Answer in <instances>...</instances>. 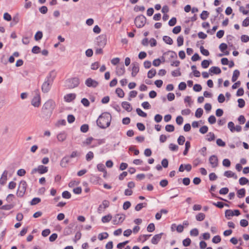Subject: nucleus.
Returning a JSON list of instances; mask_svg holds the SVG:
<instances>
[{
	"instance_id": "a18cd8bd",
	"label": "nucleus",
	"mask_w": 249,
	"mask_h": 249,
	"mask_svg": "<svg viewBox=\"0 0 249 249\" xmlns=\"http://www.w3.org/2000/svg\"><path fill=\"white\" fill-rule=\"evenodd\" d=\"M248 181L249 180L245 177H241V178H240L239 180V184L241 185H244L246 184L248 182Z\"/></svg>"
},
{
	"instance_id": "c756f323",
	"label": "nucleus",
	"mask_w": 249,
	"mask_h": 249,
	"mask_svg": "<svg viewBox=\"0 0 249 249\" xmlns=\"http://www.w3.org/2000/svg\"><path fill=\"white\" fill-rule=\"evenodd\" d=\"M246 193V190L245 189L242 188L238 190L237 192V196L239 198H242L245 196Z\"/></svg>"
},
{
	"instance_id": "423d86ee",
	"label": "nucleus",
	"mask_w": 249,
	"mask_h": 249,
	"mask_svg": "<svg viewBox=\"0 0 249 249\" xmlns=\"http://www.w3.org/2000/svg\"><path fill=\"white\" fill-rule=\"evenodd\" d=\"M146 18L143 15H140L135 19V24L138 28H142L145 25Z\"/></svg>"
},
{
	"instance_id": "8fccbe9b",
	"label": "nucleus",
	"mask_w": 249,
	"mask_h": 249,
	"mask_svg": "<svg viewBox=\"0 0 249 249\" xmlns=\"http://www.w3.org/2000/svg\"><path fill=\"white\" fill-rule=\"evenodd\" d=\"M97 168L98 170V171L100 172H105L106 173V169H105V166L102 163H99L97 165Z\"/></svg>"
},
{
	"instance_id": "4c0bfd02",
	"label": "nucleus",
	"mask_w": 249,
	"mask_h": 249,
	"mask_svg": "<svg viewBox=\"0 0 249 249\" xmlns=\"http://www.w3.org/2000/svg\"><path fill=\"white\" fill-rule=\"evenodd\" d=\"M203 113V110L201 108H198L195 112V116L197 118H200Z\"/></svg>"
},
{
	"instance_id": "603ef678",
	"label": "nucleus",
	"mask_w": 249,
	"mask_h": 249,
	"mask_svg": "<svg viewBox=\"0 0 249 249\" xmlns=\"http://www.w3.org/2000/svg\"><path fill=\"white\" fill-rule=\"evenodd\" d=\"M185 141V138L183 136H180L178 139V143L179 145H183Z\"/></svg>"
},
{
	"instance_id": "9d476101",
	"label": "nucleus",
	"mask_w": 249,
	"mask_h": 249,
	"mask_svg": "<svg viewBox=\"0 0 249 249\" xmlns=\"http://www.w3.org/2000/svg\"><path fill=\"white\" fill-rule=\"evenodd\" d=\"M85 84L88 87L96 88L98 85V82L91 78H88L85 81Z\"/></svg>"
},
{
	"instance_id": "2eb2a0df",
	"label": "nucleus",
	"mask_w": 249,
	"mask_h": 249,
	"mask_svg": "<svg viewBox=\"0 0 249 249\" xmlns=\"http://www.w3.org/2000/svg\"><path fill=\"white\" fill-rule=\"evenodd\" d=\"M163 233L161 232L159 234L155 235L151 239V243L153 244L157 245L161 238L162 235Z\"/></svg>"
},
{
	"instance_id": "dca6fc26",
	"label": "nucleus",
	"mask_w": 249,
	"mask_h": 249,
	"mask_svg": "<svg viewBox=\"0 0 249 249\" xmlns=\"http://www.w3.org/2000/svg\"><path fill=\"white\" fill-rule=\"evenodd\" d=\"M125 71V68L124 66H117L116 68V73L119 76L123 75Z\"/></svg>"
},
{
	"instance_id": "c85d7f7f",
	"label": "nucleus",
	"mask_w": 249,
	"mask_h": 249,
	"mask_svg": "<svg viewBox=\"0 0 249 249\" xmlns=\"http://www.w3.org/2000/svg\"><path fill=\"white\" fill-rule=\"evenodd\" d=\"M205 218V214L202 213H200L196 216V220L198 221H203Z\"/></svg>"
},
{
	"instance_id": "20e7f679",
	"label": "nucleus",
	"mask_w": 249,
	"mask_h": 249,
	"mask_svg": "<svg viewBox=\"0 0 249 249\" xmlns=\"http://www.w3.org/2000/svg\"><path fill=\"white\" fill-rule=\"evenodd\" d=\"M27 187V184L26 181L21 180L18 185L17 195L18 197H22L25 194Z\"/></svg>"
},
{
	"instance_id": "e433bc0d",
	"label": "nucleus",
	"mask_w": 249,
	"mask_h": 249,
	"mask_svg": "<svg viewBox=\"0 0 249 249\" xmlns=\"http://www.w3.org/2000/svg\"><path fill=\"white\" fill-rule=\"evenodd\" d=\"M14 207L13 204H7L2 206L0 209L3 210H10Z\"/></svg>"
},
{
	"instance_id": "680f3d73",
	"label": "nucleus",
	"mask_w": 249,
	"mask_h": 249,
	"mask_svg": "<svg viewBox=\"0 0 249 249\" xmlns=\"http://www.w3.org/2000/svg\"><path fill=\"white\" fill-rule=\"evenodd\" d=\"M169 148L172 151H177L178 149V146L174 143L170 144Z\"/></svg>"
},
{
	"instance_id": "ddd939ff",
	"label": "nucleus",
	"mask_w": 249,
	"mask_h": 249,
	"mask_svg": "<svg viewBox=\"0 0 249 249\" xmlns=\"http://www.w3.org/2000/svg\"><path fill=\"white\" fill-rule=\"evenodd\" d=\"M97 44L102 47H104L107 43V39L104 36H100L97 38Z\"/></svg>"
},
{
	"instance_id": "ea45409f",
	"label": "nucleus",
	"mask_w": 249,
	"mask_h": 249,
	"mask_svg": "<svg viewBox=\"0 0 249 249\" xmlns=\"http://www.w3.org/2000/svg\"><path fill=\"white\" fill-rule=\"evenodd\" d=\"M209 13L207 11H203L202 13L200 14V18L202 20H205L206 19L208 16H209Z\"/></svg>"
},
{
	"instance_id": "3c124183",
	"label": "nucleus",
	"mask_w": 249,
	"mask_h": 249,
	"mask_svg": "<svg viewBox=\"0 0 249 249\" xmlns=\"http://www.w3.org/2000/svg\"><path fill=\"white\" fill-rule=\"evenodd\" d=\"M228 127L231 132H233L235 131L234 124L232 122H229L228 124Z\"/></svg>"
},
{
	"instance_id": "9b49d317",
	"label": "nucleus",
	"mask_w": 249,
	"mask_h": 249,
	"mask_svg": "<svg viewBox=\"0 0 249 249\" xmlns=\"http://www.w3.org/2000/svg\"><path fill=\"white\" fill-rule=\"evenodd\" d=\"M209 162L211 165L212 167L215 168L218 165V160L217 157L214 155L211 156L209 158Z\"/></svg>"
},
{
	"instance_id": "c03bdc74",
	"label": "nucleus",
	"mask_w": 249,
	"mask_h": 249,
	"mask_svg": "<svg viewBox=\"0 0 249 249\" xmlns=\"http://www.w3.org/2000/svg\"><path fill=\"white\" fill-rule=\"evenodd\" d=\"M165 129L166 131L171 132L174 131L175 127L172 124H167L165 126Z\"/></svg>"
},
{
	"instance_id": "6ab92c4d",
	"label": "nucleus",
	"mask_w": 249,
	"mask_h": 249,
	"mask_svg": "<svg viewBox=\"0 0 249 249\" xmlns=\"http://www.w3.org/2000/svg\"><path fill=\"white\" fill-rule=\"evenodd\" d=\"M122 106L123 108L128 112H130L132 110V107H131L130 104L127 102H123L122 103Z\"/></svg>"
},
{
	"instance_id": "4468645a",
	"label": "nucleus",
	"mask_w": 249,
	"mask_h": 249,
	"mask_svg": "<svg viewBox=\"0 0 249 249\" xmlns=\"http://www.w3.org/2000/svg\"><path fill=\"white\" fill-rule=\"evenodd\" d=\"M131 75L135 77L139 71V65L138 63L135 62L132 64Z\"/></svg>"
},
{
	"instance_id": "c9c22d12",
	"label": "nucleus",
	"mask_w": 249,
	"mask_h": 249,
	"mask_svg": "<svg viewBox=\"0 0 249 249\" xmlns=\"http://www.w3.org/2000/svg\"><path fill=\"white\" fill-rule=\"evenodd\" d=\"M94 141H95V142L93 144H92L91 146V148H93L94 147H96L98 145H99L103 143H104L105 141L104 140H102V139H99V140H94Z\"/></svg>"
},
{
	"instance_id": "09e8293b",
	"label": "nucleus",
	"mask_w": 249,
	"mask_h": 249,
	"mask_svg": "<svg viewBox=\"0 0 249 249\" xmlns=\"http://www.w3.org/2000/svg\"><path fill=\"white\" fill-rule=\"evenodd\" d=\"M177 43L178 46H181L183 44L184 39L183 36H180L177 38Z\"/></svg>"
},
{
	"instance_id": "bb28decb",
	"label": "nucleus",
	"mask_w": 249,
	"mask_h": 249,
	"mask_svg": "<svg viewBox=\"0 0 249 249\" xmlns=\"http://www.w3.org/2000/svg\"><path fill=\"white\" fill-rule=\"evenodd\" d=\"M233 213V211L231 210H227L225 213L226 217L228 219H230L231 217L234 215Z\"/></svg>"
},
{
	"instance_id": "774afa93",
	"label": "nucleus",
	"mask_w": 249,
	"mask_h": 249,
	"mask_svg": "<svg viewBox=\"0 0 249 249\" xmlns=\"http://www.w3.org/2000/svg\"><path fill=\"white\" fill-rule=\"evenodd\" d=\"M193 89L196 92H199L201 90L202 87L200 85L196 84L194 86Z\"/></svg>"
},
{
	"instance_id": "6e6d98bb",
	"label": "nucleus",
	"mask_w": 249,
	"mask_h": 249,
	"mask_svg": "<svg viewBox=\"0 0 249 249\" xmlns=\"http://www.w3.org/2000/svg\"><path fill=\"white\" fill-rule=\"evenodd\" d=\"M191 243V240L189 238H187L185 239L182 241L183 245L185 247H188V246H190Z\"/></svg>"
},
{
	"instance_id": "393cba45",
	"label": "nucleus",
	"mask_w": 249,
	"mask_h": 249,
	"mask_svg": "<svg viewBox=\"0 0 249 249\" xmlns=\"http://www.w3.org/2000/svg\"><path fill=\"white\" fill-rule=\"evenodd\" d=\"M240 71L238 70H235L233 72V75L231 78L232 82H234L236 81L239 76Z\"/></svg>"
},
{
	"instance_id": "f8f14e48",
	"label": "nucleus",
	"mask_w": 249,
	"mask_h": 249,
	"mask_svg": "<svg viewBox=\"0 0 249 249\" xmlns=\"http://www.w3.org/2000/svg\"><path fill=\"white\" fill-rule=\"evenodd\" d=\"M109 205V202L108 200H104L103 201L101 204H100L98 208V213H101L104 209L108 207Z\"/></svg>"
},
{
	"instance_id": "aec40b11",
	"label": "nucleus",
	"mask_w": 249,
	"mask_h": 249,
	"mask_svg": "<svg viewBox=\"0 0 249 249\" xmlns=\"http://www.w3.org/2000/svg\"><path fill=\"white\" fill-rule=\"evenodd\" d=\"M224 176L227 178H233L234 179L237 178V175L231 171H226L224 173Z\"/></svg>"
},
{
	"instance_id": "79ce46f5",
	"label": "nucleus",
	"mask_w": 249,
	"mask_h": 249,
	"mask_svg": "<svg viewBox=\"0 0 249 249\" xmlns=\"http://www.w3.org/2000/svg\"><path fill=\"white\" fill-rule=\"evenodd\" d=\"M94 157L93 153L91 151H89L86 156V159L87 161H90Z\"/></svg>"
},
{
	"instance_id": "6e6552de",
	"label": "nucleus",
	"mask_w": 249,
	"mask_h": 249,
	"mask_svg": "<svg viewBox=\"0 0 249 249\" xmlns=\"http://www.w3.org/2000/svg\"><path fill=\"white\" fill-rule=\"evenodd\" d=\"M125 218V215L123 213L116 214L113 217L112 223L114 225H118L123 222Z\"/></svg>"
},
{
	"instance_id": "f3484780",
	"label": "nucleus",
	"mask_w": 249,
	"mask_h": 249,
	"mask_svg": "<svg viewBox=\"0 0 249 249\" xmlns=\"http://www.w3.org/2000/svg\"><path fill=\"white\" fill-rule=\"evenodd\" d=\"M76 94L75 93H69L65 95L64 98L66 102H70L75 99Z\"/></svg>"
},
{
	"instance_id": "37998d69",
	"label": "nucleus",
	"mask_w": 249,
	"mask_h": 249,
	"mask_svg": "<svg viewBox=\"0 0 249 249\" xmlns=\"http://www.w3.org/2000/svg\"><path fill=\"white\" fill-rule=\"evenodd\" d=\"M89 129V125L87 124H83L81 126L80 130L83 133H86Z\"/></svg>"
},
{
	"instance_id": "f03ea898",
	"label": "nucleus",
	"mask_w": 249,
	"mask_h": 249,
	"mask_svg": "<svg viewBox=\"0 0 249 249\" xmlns=\"http://www.w3.org/2000/svg\"><path fill=\"white\" fill-rule=\"evenodd\" d=\"M111 116L108 112L102 113L96 121L97 125L101 128H106L110 125Z\"/></svg>"
},
{
	"instance_id": "a878e982",
	"label": "nucleus",
	"mask_w": 249,
	"mask_h": 249,
	"mask_svg": "<svg viewBox=\"0 0 249 249\" xmlns=\"http://www.w3.org/2000/svg\"><path fill=\"white\" fill-rule=\"evenodd\" d=\"M163 40L165 43L169 45H172L173 43L172 39L170 36H163Z\"/></svg>"
},
{
	"instance_id": "bf43d9fd",
	"label": "nucleus",
	"mask_w": 249,
	"mask_h": 249,
	"mask_svg": "<svg viewBox=\"0 0 249 249\" xmlns=\"http://www.w3.org/2000/svg\"><path fill=\"white\" fill-rule=\"evenodd\" d=\"M210 65V62L207 60H204L201 62V66L204 69L207 68Z\"/></svg>"
},
{
	"instance_id": "5fc2aeb1",
	"label": "nucleus",
	"mask_w": 249,
	"mask_h": 249,
	"mask_svg": "<svg viewBox=\"0 0 249 249\" xmlns=\"http://www.w3.org/2000/svg\"><path fill=\"white\" fill-rule=\"evenodd\" d=\"M221 237L219 235H215L212 239V242L213 243L217 244L221 241Z\"/></svg>"
},
{
	"instance_id": "a19ab883",
	"label": "nucleus",
	"mask_w": 249,
	"mask_h": 249,
	"mask_svg": "<svg viewBox=\"0 0 249 249\" xmlns=\"http://www.w3.org/2000/svg\"><path fill=\"white\" fill-rule=\"evenodd\" d=\"M43 36V34L41 31H38L36 32L35 36V39L36 41L40 40Z\"/></svg>"
},
{
	"instance_id": "864d4df0",
	"label": "nucleus",
	"mask_w": 249,
	"mask_h": 249,
	"mask_svg": "<svg viewBox=\"0 0 249 249\" xmlns=\"http://www.w3.org/2000/svg\"><path fill=\"white\" fill-rule=\"evenodd\" d=\"M137 91L136 90L131 91L129 93V98L128 100L130 101L131 100V98L135 97L137 95Z\"/></svg>"
},
{
	"instance_id": "58836bf2",
	"label": "nucleus",
	"mask_w": 249,
	"mask_h": 249,
	"mask_svg": "<svg viewBox=\"0 0 249 249\" xmlns=\"http://www.w3.org/2000/svg\"><path fill=\"white\" fill-rule=\"evenodd\" d=\"M93 140H94V139L92 137H89L87 139H86L85 140V141H84L83 142V144L84 145H89L91 143L92 141H93Z\"/></svg>"
},
{
	"instance_id": "0e129e2a",
	"label": "nucleus",
	"mask_w": 249,
	"mask_h": 249,
	"mask_svg": "<svg viewBox=\"0 0 249 249\" xmlns=\"http://www.w3.org/2000/svg\"><path fill=\"white\" fill-rule=\"evenodd\" d=\"M155 229V225L153 223L149 224L147 227V230L149 232H153Z\"/></svg>"
},
{
	"instance_id": "4d7b16f0",
	"label": "nucleus",
	"mask_w": 249,
	"mask_h": 249,
	"mask_svg": "<svg viewBox=\"0 0 249 249\" xmlns=\"http://www.w3.org/2000/svg\"><path fill=\"white\" fill-rule=\"evenodd\" d=\"M41 201L40 198L38 197H35L31 201V205H35L38 203H39Z\"/></svg>"
},
{
	"instance_id": "39448f33",
	"label": "nucleus",
	"mask_w": 249,
	"mask_h": 249,
	"mask_svg": "<svg viewBox=\"0 0 249 249\" xmlns=\"http://www.w3.org/2000/svg\"><path fill=\"white\" fill-rule=\"evenodd\" d=\"M66 86L69 89H73L78 86L80 80L78 77H73L68 79L66 82Z\"/></svg>"
},
{
	"instance_id": "72a5a7b5",
	"label": "nucleus",
	"mask_w": 249,
	"mask_h": 249,
	"mask_svg": "<svg viewBox=\"0 0 249 249\" xmlns=\"http://www.w3.org/2000/svg\"><path fill=\"white\" fill-rule=\"evenodd\" d=\"M156 74V71L155 69H152L149 70L147 73V77L149 78H153Z\"/></svg>"
},
{
	"instance_id": "69168bd1",
	"label": "nucleus",
	"mask_w": 249,
	"mask_h": 249,
	"mask_svg": "<svg viewBox=\"0 0 249 249\" xmlns=\"http://www.w3.org/2000/svg\"><path fill=\"white\" fill-rule=\"evenodd\" d=\"M237 101L238 103V107L240 108H243V107H244L245 105V102L243 99H238Z\"/></svg>"
},
{
	"instance_id": "473e14b6",
	"label": "nucleus",
	"mask_w": 249,
	"mask_h": 249,
	"mask_svg": "<svg viewBox=\"0 0 249 249\" xmlns=\"http://www.w3.org/2000/svg\"><path fill=\"white\" fill-rule=\"evenodd\" d=\"M147 205V203H140L137 204L135 208V210L136 211H140L142 208L145 207Z\"/></svg>"
},
{
	"instance_id": "de8ad7c7",
	"label": "nucleus",
	"mask_w": 249,
	"mask_h": 249,
	"mask_svg": "<svg viewBox=\"0 0 249 249\" xmlns=\"http://www.w3.org/2000/svg\"><path fill=\"white\" fill-rule=\"evenodd\" d=\"M108 236V234L107 232L101 233L98 235V239L100 240H102L103 239L107 238Z\"/></svg>"
},
{
	"instance_id": "2f4dec72",
	"label": "nucleus",
	"mask_w": 249,
	"mask_h": 249,
	"mask_svg": "<svg viewBox=\"0 0 249 249\" xmlns=\"http://www.w3.org/2000/svg\"><path fill=\"white\" fill-rule=\"evenodd\" d=\"M112 218V216L111 214H109L107 215H105L102 218V221L103 223H107L109 222Z\"/></svg>"
},
{
	"instance_id": "7ed1b4c3",
	"label": "nucleus",
	"mask_w": 249,
	"mask_h": 249,
	"mask_svg": "<svg viewBox=\"0 0 249 249\" xmlns=\"http://www.w3.org/2000/svg\"><path fill=\"white\" fill-rule=\"evenodd\" d=\"M55 106L56 104L55 102L52 99H50L46 101L43 105L42 107V111L43 113L47 115H51L52 114Z\"/></svg>"
},
{
	"instance_id": "052dcab7",
	"label": "nucleus",
	"mask_w": 249,
	"mask_h": 249,
	"mask_svg": "<svg viewBox=\"0 0 249 249\" xmlns=\"http://www.w3.org/2000/svg\"><path fill=\"white\" fill-rule=\"evenodd\" d=\"M200 50L201 53L204 55L208 56L209 55L210 53L209 51L205 49L202 46L200 47Z\"/></svg>"
},
{
	"instance_id": "7c9ffc66",
	"label": "nucleus",
	"mask_w": 249,
	"mask_h": 249,
	"mask_svg": "<svg viewBox=\"0 0 249 249\" xmlns=\"http://www.w3.org/2000/svg\"><path fill=\"white\" fill-rule=\"evenodd\" d=\"M215 139V135L213 132H209L206 135V140L209 142L213 141Z\"/></svg>"
},
{
	"instance_id": "412c9836",
	"label": "nucleus",
	"mask_w": 249,
	"mask_h": 249,
	"mask_svg": "<svg viewBox=\"0 0 249 249\" xmlns=\"http://www.w3.org/2000/svg\"><path fill=\"white\" fill-rule=\"evenodd\" d=\"M209 72L211 73L218 74L221 72V71L219 67L213 66L209 69Z\"/></svg>"
},
{
	"instance_id": "a211bd4d",
	"label": "nucleus",
	"mask_w": 249,
	"mask_h": 249,
	"mask_svg": "<svg viewBox=\"0 0 249 249\" xmlns=\"http://www.w3.org/2000/svg\"><path fill=\"white\" fill-rule=\"evenodd\" d=\"M7 171H4L0 178V183L1 185H3L6 183L7 179Z\"/></svg>"
},
{
	"instance_id": "4be33fe9",
	"label": "nucleus",
	"mask_w": 249,
	"mask_h": 249,
	"mask_svg": "<svg viewBox=\"0 0 249 249\" xmlns=\"http://www.w3.org/2000/svg\"><path fill=\"white\" fill-rule=\"evenodd\" d=\"M69 162V158L68 157H64L62 158L60 161V165L62 167H66Z\"/></svg>"
},
{
	"instance_id": "1a4fd4ad",
	"label": "nucleus",
	"mask_w": 249,
	"mask_h": 249,
	"mask_svg": "<svg viewBox=\"0 0 249 249\" xmlns=\"http://www.w3.org/2000/svg\"><path fill=\"white\" fill-rule=\"evenodd\" d=\"M41 98L38 91H36V94L31 101V104L35 107H39L40 105Z\"/></svg>"
},
{
	"instance_id": "cd10ccee",
	"label": "nucleus",
	"mask_w": 249,
	"mask_h": 249,
	"mask_svg": "<svg viewBox=\"0 0 249 249\" xmlns=\"http://www.w3.org/2000/svg\"><path fill=\"white\" fill-rule=\"evenodd\" d=\"M116 93L117 94L118 96L120 98H123L124 96V93L122 89L121 88H118L116 89Z\"/></svg>"
},
{
	"instance_id": "49530a36",
	"label": "nucleus",
	"mask_w": 249,
	"mask_h": 249,
	"mask_svg": "<svg viewBox=\"0 0 249 249\" xmlns=\"http://www.w3.org/2000/svg\"><path fill=\"white\" fill-rule=\"evenodd\" d=\"M62 196L64 198L69 199L71 197V194L69 192L65 191L62 193Z\"/></svg>"
},
{
	"instance_id": "f704fd0d",
	"label": "nucleus",
	"mask_w": 249,
	"mask_h": 249,
	"mask_svg": "<svg viewBox=\"0 0 249 249\" xmlns=\"http://www.w3.org/2000/svg\"><path fill=\"white\" fill-rule=\"evenodd\" d=\"M137 113L140 116L142 117H147V114L143 112L141 108H137L136 110Z\"/></svg>"
},
{
	"instance_id": "e2e57ef3",
	"label": "nucleus",
	"mask_w": 249,
	"mask_h": 249,
	"mask_svg": "<svg viewBox=\"0 0 249 249\" xmlns=\"http://www.w3.org/2000/svg\"><path fill=\"white\" fill-rule=\"evenodd\" d=\"M135 12L142 11L143 12L145 10V7L143 6L136 5L134 9Z\"/></svg>"
},
{
	"instance_id": "b1692460",
	"label": "nucleus",
	"mask_w": 249,
	"mask_h": 249,
	"mask_svg": "<svg viewBox=\"0 0 249 249\" xmlns=\"http://www.w3.org/2000/svg\"><path fill=\"white\" fill-rule=\"evenodd\" d=\"M73 226L70 225L69 226H67L66 228H65L64 230V234L65 235H68L72 233V228Z\"/></svg>"
},
{
	"instance_id": "5701e85b",
	"label": "nucleus",
	"mask_w": 249,
	"mask_h": 249,
	"mask_svg": "<svg viewBox=\"0 0 249 249\" xmlns=\"http://www.w3.org/2000/svg\"><path fill=\"white\" fill-rule=\"evenodd\" d=\"M67 138V134L64 132L59 133L57 136V139L59 142L64 141Z\"/></svg>"
},
{
	"instance_id": "0eeeda50",
	"label": "nucleus",
	"mask_w": 249,
	"mask_h": 249,
	"mask_svg": "<svg viewBox=\"0 0 249 249\" xmlns=\"http://www.w3.org/2000/svg\"><path fill=\"white\" fill-rule=\"evenodd\" d=\"M48 171V167L42 165H38L36 168L32 169L31 174H35L36 173H38L39 174H43L47 173Z\"/></svg>"
},
{
	"instance_id": "338daca9",
	"label": "nucleus",
	"mask_w": 249,
	"mask_h": 249,
	"mask_svg": "<svg viewBox=\"0 0 249 249\" xmlns=\"http://www.w3.org/2000/svg\"><path fill=\"white\" fill-rule=\"evenodd\" d=\"M208 130V127L204 125L202 127H201L199 129V132L202 134H205L207 132Z\"/></svg>"
},
{
	"instance_id": "f257e3e1",
	"label": "nucleus",
	"mask_w": 249,
	"mask_h": 249,
	"mask_svg": "<svg viewBox=\"0 0 249 249\" xmlns=\"http://www.w3.org/2000/svg\"><path fill=\"white\" fill-rule=\"evenodd\" d=\"M56 75V73L54 70L49 72L42 85L41 89L43 92L47 93L49 91Z\"/></svg>"
},
{
	"instance_id": "13d9d810",
	"label": "nucleus",
	"mask_w": 249,
	"mask_h": 249,
	"mask_svg": "<svg viewBox=\"0 0 249 249\" xmlns=\"http://www.w3.org/2000/svg\"><path fill=\"white\" fill-rule=\"evenodd\" d=\"M181 74V73L179 69H178L176 70L172 71V75L174 77L179 76H180Z\"/></svg>"
}]
</instances>
